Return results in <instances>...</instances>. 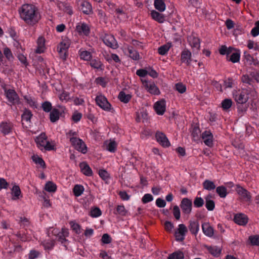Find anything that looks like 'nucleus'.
Listing matches in <instances>:
<instances>
[{
	"instance_id": "obj_30",
	"label": "nucleus",
	"mask_w": 259,
	"mask_h": 259,
	"mask_svg": "<svg viewBox=\"0 0 259 259\" xmlns=\"http://www.w3.org/2000/svg\"><path fill=\"white\" fill-rule=\"evenodd\" d=\"M23 97L26 102L30 107L34 108L37 107V102L34 97H31L29 95H25Z\"/></svg>"
},
{
	"instance_id": "obj_10",
	"label": "nucleus",
	"mask_w": 259,
	"mask_h": 259,
	"mask_svg": "<svg viewBox=\"0 0 259 259\" xmlns=\"http://www.w3.org/2000/svg\"><path fill=\"white\" fill-rule=\"evenodd\" d=\"M143 84L145 89L150 94L154 95H158L160 94L159 89L153 81L145 80L143 82Z\"/></svg>"
},
{
	"instance_id": "obj_14",
	"label": "nucleus",
	"mask_w": 259,
	"mask_h": 259,
	"mask_svg": "<svg viewBox=\"0 0 259 259\" xmlns=\"http://www.w3.org/2000/svg\"><path fill=\"white\" fill-rule=\"evenodd\" d=\"M154 109L158 115H162L166 110L165 100L162 99L155 102L154 104Z\"/></svg>"
},
{
	"instance_id": "obj_46",
	"label": "nucleus",
	"mask_w": 259,
	"mask_h": 259,
	"mask_svg": "<svg viewBox=\"0 0 259 259\" xmlns=\"http://www.w3.org/2000/svg\"><path fill=\"white\" fill-rule=\"evenodd\" d=\"M248 240L252 245L259 246V235H252L249 237Z\"/></svg>"
},
{
	"instance_id": "obj_41",
	"label": "nucleus",
	"mask_w": 259,
	"mask_h": 259,
	"mask_svg": "<svg viewBox=\"0 0 259 259\" xmlns=\"http://www.w3.org/2000/svg\"><path fill=\"white\" fill-rule=\"evenodd\" d=\"M45 189L49 192H55L57 190V186L53 182L49 181L46 184Z\"/></svg>"
},
{
	"instance_id": "obj_12",
	"label": "nucleus",
	"mask_w": 259,
	"mask_h": 259,
	"mask_svg": "<svg viewBox=\"0 0 259 259\" xmlns=\"http://www.w3.org/2000/svg\"><path fill=\"white\" fill-rule=\"evenodd\" d=\"M103 40L105 45L112 49H116L118 48L117 41L112 35L106 34Z\"/></svg>"
},
{
	"instance_id": "obj_48",
	"label": "nucleus",
	"mask_w": 259,
	"mask_h": 259,
	"mask_svg": "<svg viewBox=\"0 0 259 259\" xmlns=\"http://www.w3.org/2000/svg\"><path fill=\"white\" fill-rule=\"evenodd\" d=\"M175 89L180 94H183L186 91V86L182 82H178L175 84Z\"/></svg>"
},
{
	"instance_id": "obj_42",
	"label": "nucleus",
	"mask_w": 259,
	"mask_h": 259,
	"mask_svg": "<svg viewBox=\"0 0 259 259\" xmlns=\"http://www.w3.org/2000/svg\"><path fill=\"white\" fill-rule=\"evenodd\" d=\"M77 136V133L72 130H70L66 133V137L69 139L71 144L74 143V141L78 138Z\"/></svg>"
},
{
	"instance_id": "obj_63",
	"label": "nucleus",
	"mask_w": 259,
	"mask_h": 259,
	"mask_svg": "<svg viewBox=\"0 0 259 259\" xmlns=\"http://www.w3.org/2000/svg\"><path fill=\"white\" fill-rule=\"evenodd\" d=\"M155 203L156 206L159 208L164 207L166 204L165 201L161 198H158L156 200Z\"/></svg>"
},
{
	"instance_id": "obj_1",
	"label": "nucleus",
	"mask_w": 259,
	"mask_h": 259,
	"mask_svg": "<svg viewBox=\"0 0 259 259\" xmlns=\"http://www.w3.org/2000/svg\"><path fill=\"white\" fill-rule=\"evenodd\" d=\"M20 18L29 26H33L40 20L38 8L32 4H24L19 9Z\"/></svg>"
},
{
	"instance_id": "obj_27",
	"label": "nucleus",
	"mask_w": 259,
	"mask_h": 259,
	"mask_svg": "<svg viewBox=\"0 0 259 259\" xmlns=\"http://www.w3.org/2000/svg\"><path fill=\"white\" fill-rule=\"evenodd\" d=\"M81 172L87 176H91L93 174L92 169L85 162H82L79 164Z\"/></svg>"
},
{
	"instance_id": "obj_17",
	"label": "nucleus",
	"mask_w": 259,
	"mask_h": 259,
	"mask_svg": "<svg viewBox=\"0 0 259 259\" xmlns=\"http://www.w3.org/2000/svg\"><path fill=\"white\" fill-rule=\"evenodd\" d=\"M71 145L76 150L81 152L83 154H85L87 151V147L84 142L78 138L74 141V143H72Z\"/></svg>"
},
{
	"instance_id": "obj_45",
	"label": "nucleus",
	"mask_w": 259,
	"mask_h": 259,
	"mask_svg": "<svg viewBox=\"0 0 259 259\" xmlns=\"http://www.w3.org/2000/svg\"><path fill=\"white\" fill-rule=\"evenodd\" d=\"M69 47V41L68 40H63L59 44V46H58L57 49H59L60 50H65L68 51Z\"/></svg>"
},
{
	"instance_id": "obj_56",
	"label": "nucleus",
	"mask_w": 259,
	"mask_h": 259,
	"mask_svg": "<svg viewBox=\"0 0 259 259\" xmlns=\"http://www.w3.org/2000/svg\"><path fill=\"white\" fill-rule=\"evenodd\" d=\"M153 200V196L149 193L145 194L142 198V201L144 204L147 203Z\"/></svg>"
},
{
	"instance_id": "obj_29",
	"label": "nucleus",
	"mask_w": 259,
	"mask_h": 259,
	"mask_svg": "<svg viewBox=\"0 0 259 259\" xmlns=\"http://www.w3.org/2000/svg\"><path fill=\"white\" fill-rule=\"evenodd\" d=\"M50 112V119L52 122H55L59 119L61 114L58 109L54 108Z\"/></svg>"
},
{
	"instance_id": "obj_64",
	"label": "nucleus",
	"mask_w": 259,
	"mask_h": 259,
	"mask_svg": "<svg viewBox=\"0 0 259 259\" xmlns=\"http://www.w3.org/2000/svg\"><path fill=\"white\" fill-rule=\"evenodd\" d=\"M118 195L121 199L124 201L128 200L130 198V196L125 191H119Z\"/></svg>"
},
{
	"instance_id": "obj_25",
	"label": "nucleus",
	"mask_w": 259,
	"mask_h": 259,
	"mask_svg": "<svg viewBox=\"0 0 259 259\" xmlns=\"http://www.w3.org/2000/svg\"><path fill=\"white\" fill-rule=\"evenodd\" d=\"M55 240L53 239L45 240L41 243V245L44 247V249L49 252L53 250L55 246Z\"/></svg>"
},
{
	"instance_id": "obj_39",
	"label": "nucleus",
	"mask_w": 259,
	"mask_h": 259,
	"mask_svg": "<svg viewBox=\"0 0 259 259\" xmlns=\"http://www.w3.org/2000/svg\"><path fill=\"white\" fill-rule=\"evenodd\" d=\"M170 47L171 44L169 43H167L165 45H162L158 48V53L161 55H165L166 54H167Z\"/></svg>"
},
{
	"instance_id": "obj_40",
	"label": "nucleus",
	"mask_w": 259,
	"mask_h": 259,
	"mask_svg": "<svg viewBox=\"0 0 259 259\" xmlns=\"http://www.w3.org/2000/svg\"><path fill=\"white\" fill-rule=\"evenodd\" d=\"M184 254L183 252L180 250L175 251L170 254L168 257V259H184Z\"/></svg>"
},
{
	"instance_id": "obj_26",
	"label": "nucleus",
	"mask_w": 259,
	"mask_h": 259,
	"mask_svg": "<svg viewBox=\"0 0 259 259\" xmlns=\"http://www.w3.org/2000/svg\"><path fill=\"white\" fill-rule=\"evenodd\" d=\"M191 53L188 50H184L181 53V60L187 65L190 64Z\"/></svg>"
},
{
	"instance_id": "obj_16",
	"label": "nucleus",
	"mask_w": 259,
	"mask_h": 259,
	"mask_svg": "<svg viewBox=\"0 0 259 259\" xmlns=\"http://www.w3.org/2000/svg\"><path fill=\"white\" fill-rule=\"evenodd\" d=\"M79 9L83 13L89 15L92 12V7L91 4L85 1H81L78 3Z\"/></svg>"
},
{
	"instance_id": "obj_38",
	"label": "nucleus",
	"mask_w": 259,
	"mask_h": 259,
	"mask_svg": "<svg viewBox=\"0 0 259 259\" xmlns=\"http://www.w3.org/2000/svg\"><path fill=\"white\" fill-rule=\"evenodd\" d=\"M32 115V113L29 109L25 108L22 114L21 118L23 120L26 122H30Z\"/></svg>"
},
{
	"instance_id": "obj_36",
	"label": "nucleus",
	"mask_w": 259,
	"mask_h": 259,
	"mask_svg": "<svg viewBox=\"0 0 259 259\" xmlns=\"http://www.w3.org/2000/svg\"><path fill=\"white\" fill-rule=\"evenodd\" d=\"M84 188L83 186L81 185L76 184L73 188V193L75 196L79 197L84 192Z\"/></svg>"
},
{
	"instance_id": "obj_7",
	"label": "nucleus",
	"mask_w": 259,
	"mask_h": 259,
	"mask_svg": "<svg viewBox=\"0 0 259 259\" xmlns=\"http://www.w3.org/2000/svg\"><path fill=\"white\" fill-rule=\"evenodd\" d=\"M5 94L8 101L13 105L19 103V97L16 92L13 89L4 88Z\"/></svg>"
},
{
	"instance_id": "obj_32",
	"label": "nucleus",
	"mask_w": 259,
	"mask_h": 259,
	"mask_svg": "<svg viewBox=\"0 0 259 259\" xmlns=\"http://www.w3.org/2000/svg\"><path fill=\"white\" fill-rule=\"evenodd\" d=\"M229 61L232 62L233 63L239 62L240 59V53L239 51H236L235 52L232 53L229 58H227Z\"/></svg>"
},
{
	"instance_id": "obj_49",
	"label": "nucleus",
	"mask_w": 259,
	"mask_h": 259,
	"mask_svg": "<svg viewBox=\"0 0 259 259\" xmlns=\"http://www.w3.org/2000/svg\"><path fill=\"white\" fill-rule=\"evenodd\" d=\"M222 252V248L220 247L214 246H211V255L214 257H218Z\"/></svg>"
},
{
	"instance_id": "obj_60",
	"label": "nucleus",
	"mask_w": 259,
	"mask_h": 259,
	"mask_svg": "<svg viewBox=\"0 0 259 259\" xmlns=\"http://www.w3.org/2000/svg\"><path fill=\"white\" fill-rule=\"evenodd\" d=\"M99 176L104 180H106L109 179V174L104 169H100L98 172Z\"/></svg>"
},
{
	"instance_id": "obj_33",
	"label": "nucleus",
	"mask_w": 259,
	"mask_h": 259,
	"mask_svg": "<svg viewBox=\"0 0 259 259\" xmlns=\"http://www.w3.org/2000/svg\"><path fill=\"white\" fill-rule=\"evenodd\" d=\"M118 98L119 100L124 103H127L132 98V96L130 94H126L123 91L119 92Z\"/></svg>"
},
{
	"instance_id": "obj_47",
	"label": "nucleus",
	"mask_w": 259,
	"mask_h": 259,
	"mask_svg": "<svg viewBox=\"0 0 259 259\" xmlns=\"http://www.w3.org/2000/svg\"><path fill=\"white\" fill-rule=\"evenodd\" d=\"M222 107L224 110L229 109L232 105V101L230 99H225L222 102Z\"/></svg>"
},
{
	"instance_id": "obj_18",
	"label": "nucleus",
	"mask_w": 259,
	"mask_h": 259,
	"mask_svg": "<svg viewBox=\"0 0 259 259\" xmlns=\"http://www.w3.org/2000/svg\"><path fill=\"white\" fill-rule=\"evenodd\" d=\"M233 221L238 225L244 226L248 222V218L245 214L242 213H237L235 214Z\"/></svg>"
},
{
	"instance_id": "obj_51",
	"label": "nucleus",
	"mask_w": 259,
	"mask_h": 259,
	"mask_svg": "<svg viewBox=\"0 0 259 259\" xmlns=\"http://www.w3.org/2000/svg\"><path fill=\"white\" fill-rule=\"evenodd\" d=\"M82 96L79 97H72L71 99L73 100V103L75 105L79 106L82 105L84 103V100Z\"/></svg>"
},
{
	"instance_id": "obj_44",
	"label": "nucleus",
	"mask_w": 259,
	"mask_h": 259,
	"mask_svg": "<svg viewBox=\"0 0 259 259\" xmlns=\"http://www.w3.org/2000/svg\"><path fill=\"white\" fill-rule=\"evenodd\" d=\"M69 224L71 229L77 234H79L81 233V226L74 221H70Z\"/></svg>"
},
{
	"instance_id": "obj_2",
	"label": "nucleus",
	"mask_w": 259,
	"mask_h": 259,
	"mask_svg": "<svg viewBox=\"0 0 259 259\" xmlns=\"http://www.w3.org/2000/svg\"><path fill=\"white\" fill-rule=\"evenodd\" d=\"M37 147L42 152L50 151L55 149V145L48 140V137L45 133H41L34 140Z\"/></svg>"
},
{
	"instance_id": "obj_31",
	"label": "nucleus",
	"mask_w": 259,
	"mask_h": 259,
	"mask_svg": "<svg viewBox=\"0 0 259 259\" xmlns=\"http://www.w3.org/2000/svg\"><path fill=\"white\" fill-rule=\"evenodd\" d=\"M154 5L155 8L160 12L164 11L166 9L165 4L163 0H155Z\"/></svg>"
},
{
	"instance_id": "obj_61",
	"label": "nucleus",
	"mask_w": 259,
	"mask_h": 259,
	"mask_svg": "<svg viewBox=\"0 0 259 259\" xmlns=\"http://www.w3.org/2000/svg\"><path fill=\"white\" fill-rule=\"evenodd\" d=\"M173 214L176 220L180 219L181 217L180 210L178 206L175 205L173 208Z\"/></svg>"
},
{
	"instance_id": "obj_3",
	"label": "nucleus",
	"mask_w": 259,
	"mask_h": 259,
	"mask_svg": "<svg viewBox=\"0 0 259 259\" xmlns=\"http://www.w3.org/2000/svg\"><path fill=\"white\" fill-rule=\"evenodd\" d=\"M191 135L194 141H197L200 138V130L198 126L194 125L192 127ZM203 142L208 147H210V131H206L203 132L201 136Z\"/></svg>"
},
{
	"instance_id": "obj_5",
	"label": "nucleus",
	"mask_w": 259,
	"mask_h": 259,
	"mask_svg": "<svg viewBox=\"0 0 259 259\" xmlns=\"http://www.w3.org/2000/svg\"><path fill=\"white\" fill-rule=\"evenodd\" d=\"M235 190L239 195L241 201L249 203L251 201V196L250 193L246 189L239 185L236 186Z\"/></svg>"
},
{
	"instance_id": "obj_58",
	"label": "nucleus",
	"mask_w": 259,
	"mask_h": 259,
	"mask_svg": "<svg viewBox=\"0 0 259 259\" xmlns=\"http://www.w3.org/2000/svg\"><path fill=\"white\" fill-rule=\"evenodd\" d=\"M112 238L108 234H104L101 238V241L103 244H109L111 242Z\"/></svg>"
},
{
	"instance_id": "obj_23",
	"label": "nucleus",
	"mask_w": 259,
	"mask_h": 259,
	"mask_svg": "<svg viewBox=\"0 0 259 259\" xmlns=\"http://www.w3.org/2000/svg\"><path fill=\"white\" fill-rule=\"evenodd\" d=\"M90 61V66L96 69L102 70L104 69V65L98 58L91 59Z\"/></svg>"
},
{
	"instance_id": "obj_21",
	"label": "nucleus",
	"mask_w": 259,
	"mask_h": 259,
	"mask_svg": "<svg viewBox=\"0 0 259 259\" xmlns=\"http://www.w3.org/2000/svg\"><path fill=\"white\" fill-rule=\"evenodd\" d=\"M69 234L68 229L66 228H62L61 232L56 237L57 239L61 244H65L67 241L66 238L69 236Z\"/></svg>"
},
{
	"instance_id": "obj_55",
	"label": "nucleus",
	"mask_w": 259,
	"mask_h": 259,
	"mask_svg": "<svg viewBox=\"0 0 259 259\" xmlns=\"http://www.w3.org/2000/svg\"><path fill=\"white\" fill-rule=\"evenodd\" d=\"M32 159L35 163L38 164L41 167H44L45 166V162L41 158L37 156H33L32 157Z\"/></svg>"
},
{
	"instance_id": "obj_57",
	"label": "nucleus",
	"mask_w": 259,
	"mask_h": 259,
	"mask_svg": "<svg viewBox=\"0 0 259 259\" xmlns=\"http://www.w3.org/2000/svg\"><path fill=\"white\" fill-rule=\"evenodd\" d=\"M102 214L101 210L98 207H95L92 209L90 212V215L94 218L100 217Z\"/></svg>"
},
{
	"instance_id": "obj_34",
	"label": "nucleus",
	"mask_w": 259,
	"mask_h": 259,
	"mask_svg": "<svg viewBox=\"0 0 259 259\" xmlns=\"http://www.w3.org/2000/svg\"><path fill=\"white\" fill-rule=\"evenodd\" d=\"M12 195L13 200H17L20 198L21 192L19 187L17 185H14L12 189Z\"/></svg>"
},
{
	"instance_id": "obj_62",
	"label": "nucleus",
	"mask_w": 259,
	"mask_h": 259,
	"mask_svg": "<svg viewBox=\"0 0 259 259\" xmlns=\"http://www.w3.org/2000/svg\"><path fill=\"white\" fill-rule=\"evenodd\" d=\"M204 201L201 197H197L194 201V205L196 207H200L203 206Z\"/></svg>"
},
{
	"instance_id": "obj_13",
	"label": "nucleus",
	"mask_w": 259,
	"mask_h": 259,
	"mask_svg": "<svg viewBox=\"0 0 259 259\" xmlns=\"http://www.w3.org/2000/svg\"><path fill=\"white\" fill-rule=\"evenodd\" d=\"M76 30L79 35L88 36L90 33V27L84 22L78 23L76 26Z\"/></svg>"
},
{
	"instance_id": "obj_24",
	"label": "nucleus",
	"mask_w": 259,
	"mask_h": 259,
	"mask_svg": "<svg viewBox=\"0 0 259 259\" xmlns=\"http://www.w3.org/2000/svg\"><path fill=\"white\" fill-rule=\"evenodd\" d=\"M150 15L152 18L159 23H162L165 21V16L163 14L157 12L155 10L151 11Z\"/></svg>"
},
{
	"instance_id": "obj_43",
	"label": "nucleus",
	"mask_w": 259,
	"mask_h": 259,
	"mask_svg": "<svg viewBox=\"0 0 259 259\" xmlns=\"http://www.w3.org/2000/svg\"><path fill=\"white\" fill-rule=\"evenodd\" d=\"M202 229L203 233L210 237V224L209 222H204L202 224Z\"/></svg>"
},
{
	"instance_id": "obj_50",
	"label": "nucleus",
	"mask_w": 259,
	"mask_h": 259,
	"mask_svg": "<svg viewBox=\"0 0 259 259\" xmlns=\"http://www.w3.org/2000/svg\"><path fill=\"white\" fill-rule=\"evenodd\" d=\"M41 108L45 112H49L52 110V106L51 102L45 101L41 104Z\"/></svg>"
},
{
	"instance_id": "obj_11",
	"label": "nucleus",
	"mask_w": 259,
	"mask_h": 259,
	"mask_svg": "<svg viewBox=\"0 0 259 259\" xmlns=\"http://www.w3.org/2000/svg\"><path fill=\"white\" fill-rule=\"evenodd\" d=\"M180 206L184 213L188 214L191 213L192 208V202L190 199L188 198H183Z\"/></svg>"
},
{
	"instance_id": "obj_28",
	"label": "nucleus",
	"mask_w": 259,
	"mask_h": 259,
	"mask_svg": "<svg viewBox=\"0 0 259 259\" xmlns=\"http://www.w3.org/2000/svg\"><path fill=\"white\" fill-rule=\"evenodd\" d=\"M189 229L192 234L196 235L199 230V225L198 222L195 221H190Z\"/></svg>"
},
{
	"instance_id": "obj_22",
	"label": "nucleus",
	"mask_w": 259,
	"mask_h": 259,
	"mask_svg": "<svg viewBox=\"0 0 259 259\" xmlns=\"http://www.w3.org/2000/svg\"><path fill=\"white\" fill-rule=\"evenodd\" d=\"M37 48L35 52L37 54H41L45 52V39L42 36H40L37 40Z\"/></svg>"
},
{
	"instance_id": "obj_59",
	"label": "nucleus",
	"mask_w": 259,
	"mask_h": 259,
	"mask_svg": "<svg viewBox=\"0 0 259 259\" xmlns=\"http://www.w3.org/2000/svg\"><path fill=\"white\" fill-rule=\"evenodd\" d=\"M224 83L226 88H231L234 84V80L232 78H228L224 80Z\"/></svg>"
},
{
	"instance_id": "obj_37",
	"label": "nucleus",
	"mask_w": 259,
	"mask_h": 259,
	"mask_svg": "<svg viewBox=\"0 0 259 259\" xmlns=\"http://www.w3.org/2000/svg\"><path fill=\"white\" fill-rule=\"evenodd\" d=\"M79 54L80 59L84 61H89L92 58V53L87 51L80 50Z\"/></svg>"
},
{
	"instance_id": "obj_52",
	"label": "nucleus",
	"mask_w": 259,
	"mask_h": 259,
	"mask_svg": "<svg viewBox=\"0 0 259 259\" xmlns=\"http://www.w3.org/2000/svg\"><path fill=\"white\" fill-rule=\"evenodd\" d=\"M117 144L114 141H110L107 145V150L112 153H114L116 149Z\"/></svg>"
},
{
	"instance_id": "obj_19",
	"label": "nucleus",
	"mask_w": 259,
	"mask_h": 259,
	"mask_svg": "<svg viewBox=\"0 0 259 259\" xmlns=\"http://www.w3.org/2000/svg\"><path fill=\"white\" fill-rule=\"evenodd\" d=\"M126 51L128 54L129 57L133 60L138 61L141 59L139 52L133 46H128Z\"/></svg>"
},
{
	"instance_id": "obj_6",
	"label": "nucleus",
	"mask_w": 259,
	"mask_h": 259,
	"mask_svg": "<svg viewBox=\"0 0 259 259\" xmlns=\"http://www.w3.org/2000/svg\"><path fill=\"white\" fill-rule=\"evenodd\" d=\"M95 101L97 105L106 111H110L112 109L111 105L108 101L107 98L103 95H100L97 96Z\"/></svg>"
},
{
	"instance_id": "obj_54",
	"label": "nucleus",
	"mask_w": 259,
	"mask_h": 259,
	"mask_svg": "<svg viewBox=\"0 0 259 259\" xmlns=\"http://www.w3.org/2000/svg\"><path fill=\"white\" fill-rule=\"evenodd\" d=\"M126 211L123 205H118L116 209L115 214H118L122 216L125 215Z\"/></svg>"
},
{
	"instance_id": "obj_15",
	"label": "nucleus",
	"mask_w": 259,
	"mask_h": 259,
	"mask_svg": "<svg viewBox=\"0 0 259 259\" xmlns=\"http://www.w3.org/2000/svg\"><path fill=\"white\" fill-rule=\"evenodd\" d=\"M156 139L158 143L164 147L170 146V143L165 135L160 132H157L155 134Z\"/></svg>"
},
{
	"instance_id": "obj_4",
	"label": "nucleus",
	"mask_w": 259,
	"mask_h": 259,
	"mask_svg": "<svg viewBox=\"0 0 259 259\" xmlns=\"http://www.w3.org/2000/svg\"><path fill=\"white\" fill-rule=\"evenodd\" d=\"M251 90L243 89L241 90L235 91L233 92V97L239 104L245 103L249 98Z\"/></svg>"
},
{
	"instance_id": "obj_8",
	"label": "nucleus",
	"mask_w": 259,
	"mask_h": 259,
	"mask_svg": "<svg viewBox=\"0 0 259 259\" xmlns=\"http://www.w3.org/2000/svg\"><path fill=\"white\" fill-rule=\"evenodd\" d=\"M14 130V124L9 120L3 121L0 123V132L3 136L12 134Z\"/></svg>"
},
{
	"instance_id": "obj_53",
	"label": "nucleus",
	"mask_w": 259,
	"mask_h": 259,
	"mask_svg": "<svg viewBox=\"0 0 259 259\" xmlns=\"http://www.w3.org/2000/svg\"><path fill=\"white\" fill-rule=\"evenodd\" d=\"M250 33L253 37L259 35V20L255 22V26L251 29Z\"/></svg>"
},
{
	"instance_id": "obj_35",
	"label": "nucleus",
	"mask_w": 259,
	"mask_h": 259,
	"mask_svg": "<svg viewBox=\"0 0 259 259\" xmlns=\"http://www.w3.org/2000/svg\"><path fill=\"white\" fill-rule=\"evenodd\" d=\"M215 191L216 193L222 198H226L228 193L226 188L224 186H220L217 187Z\"/></svg>"
},
{
	"instance_id": "obj_20",
	"label": "nucleus",
	"mask_w": 259,
	"mask_h": 259,
	"mask_svg": "<svg viewBox=\"0 0 259 259\" xmlns=\"http://www.w3.org/2000/svg\"><path fill=\"white\" fill-rule=\"evenodd\" d=\"M188 41L191 47L196 50L200 48V40L198 37L193 35H190L188 37Z\"/></svg>"
},
{
	"instance_id": "obj_9",
	"label": "nucleus",
	"mask_w": 259,
	"mask_h": 259,
	"mask_svg": "<svg viewBox=\"0 0 259 259\" xmlns=\"http://www.w3.org/2000/svg\"><path fill=\"white\" fill-rule=\"evenodd\" d=\"M187 231V228L185 225L183 224H179L178 229L175 232L176 240L178 242L184 241Z\"/></svg>"
}]
</instances>
